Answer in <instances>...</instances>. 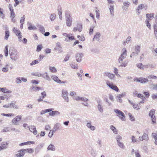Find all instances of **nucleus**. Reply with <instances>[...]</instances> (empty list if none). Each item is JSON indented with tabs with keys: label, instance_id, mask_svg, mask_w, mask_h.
<instances>
[{
	"label": "nucleus",
	"instance_id": "nucleus-55",
	"mask_svg": "<svg viewBox=\"0 0 157 157\" xmlns=\"http://www.w3.org/2000/svg\"><path fill=\"white\" fill-rule=\"evenodd\" d=\"M55 132L54 131V130H51L48 134L49 137H51L53 135V133Z\"/></svg>",
	"mask_w": 157,
	"mask_h": 157
},
{
	"label": "nucleus",
	"instance_id": "nucleus-40",
	"mask_svg": "<svg viewBox=\"0 0 157 157\" xmlns=\"http://www.w3.org/2000/svg\"><path fill=\"white\" fill-rule=\"evenodd\" d=\"M56 17V15L55 13H52L51 14L50 16V18L51 21H54Z\"/></svg>",
	"mask_w": 157,
	"mask_h": 157
},
{
	"label": "nucleus",
	"instance_id": "nucleus-13",
	"mask_svg": "<svg viewBox=\"0 0 157 157\" xmlns=\"http://www.w3.org/2000/svg\"><path fill=\"white\" fill-rule=\"evenodd\" d=\"M83 56V55L82 53L77 54L75 56L76 61L79 63L80 62L82 61V58Z\"/></svg>",
	"mask_w": 157,
	"mask_h": 157
},
{
	"label": "nucleus",
	"instance_id": "nucleus-35",
	"mask_svg": "<svg viewBox=\"0 0 157 157\" xmlns=\"http://www.w3.org/2000/svg\"><path fill=\"white\" fill-rule=\"evenodd\" d=\"M90 153L91 155L94 157H95L97 155L96 151L93 149L91 150Z\"/></svg>",
	"mask_w": 157,
	"mask_h": 157
},
{
	"label": "nucleus",
	"instance_id": "nucleus-54",
	"mask_svg": "<svg viewBox=\"0 0 157 157\" xmlns=\"http://www.w3.org/2000/svg\"><path fill=\"white\" fill-rule=\"evenodd\" d=\"M16 79V82L17 84H19L21 82V78L17 77Z\"/></svg>",
	"mask_w": 157,
	"mask_h": 157
},
{
	"label": "nucleus",
	"instance_id": "nucleus-63",
	"mask_svg": "<svg viewBox=\"0 0 157 157\" xmlns=\"http://www.w3.org/2000/svg\"><path fill=\"white\" fill-rule=\"evenodd\" d=\"M8 8L10 12L14 11V10L12 5L9 4L8 5Z\"/></svg>",
	"mask_w": 157,
	"mask_h": 157
},
{
	"label": "nucleus",
	"instance_id": "nucleus-7",
	"mask_svg": "<svg viewBox=\"0 0 157 157\" xmlns=\"http://www.w3.org/2000/svg\"><path fill=\"white\" fill-rule=\"evenodd\" d=\"M21 116L18 115L15 117L13 119L12 122L13 124L14 125H19V124L18 122L21 119Z\"/></svg>",
	"mask_w": 157,
	"mask_h": 157
},
{
	"label": "nucleus",
	"instance_id": "nucleus-49",
	"mask_svg": "<svg viewBox=\"0 0 157 157\" xmlns=\"http://www.w3.org/2000/svg\"><path fill=\"white\" fill-rule=\"evenodd\" d=\"M8 65L7 64L5 67H3L2 69V71L4 72H7L8 71Z\"/></svg>",
	"mask_w": 157,
	"mask_h": 157
},
{
	"label": "nucleus",
	"instance_id": "nucleus-52",
	"mask_svg": "<svg viewBox=\"0 0 157 157\" xmlns=\"http://www.w3.org/2000/svg\"><path fill=\"white\" fill-rule=\"evenodd\" d=\"M10 18H14L15 16V14L14 11L11 12L10 13Z\"/></svg>",
	"mask_w": 157,
	"mask_h": 157
},
{
	"label": "nucleus",
	"instance_id": "nucleus-1",
	"mask_svg": "<svg viewBox=\"0 0 157 157\" xmlns=\"http://www.w3.org/2000/svg\"><path fill=\"white\" fill-rule=\"evenodd\" d=\"M122 52V53L118 58L117 62L119 67H125L127 66L128 63L127 60L123 61V60L127 56V51L126 48H123Z\"/></svg>",
	"mask_w": 157,
	"mask_h": 157
},
{
	"label": "nucleus",
	"instance_id": "nucleus-19",
	"mask_svg": "<svg viewBox=\"0 0 157 157\" xmlns=\"http://www.w3.org/2000/svg\"><path fill=\"white\" fill-rule=\"evenodd\" d=\"M42 76L46 80L49 81H50L51 80L50 77L49 76L47 72H45V73L42 74Z\"/></svg>",
	"mask_w": 157,
	"mask_h": 157
},
{
	"label": "nucleus",
	"instance_id": "nucleus-3",
	"mask_svg": "<svg viewBox=\"0 0 157 157\" xmlns=\"http://www.w3.org/2000/svg\"><path fill=\"white\" fill-rule=\"evenodd\" d=\"M65 17L67 25L68 27H70L72 22V18L71 17L69 12L67 11L66 12Z\"/></svg>",
	"mask_w": 157,
	"mask_h": 157
},
{
	"label": "nucleus",
	"instance_id": "nucleus-15",
	"mask_svg": "<svg viewBox=\"0 0 157 157\" xmlns=\"http://www.w3.org/2000/svg\"><path fill=\"white\" fill-rule=\"evenodd\" d=\"M101 36V34L99 32L97 33L94 36L93 39V41H99L100 40V37Z\"/></svg>",
	"mask_w": 157,
	"mask_h": 157
},
{
	"label": "nucleus",
	"instance_id": "nucleus-24",
	"mask_svg": "<svg viewBox=\"0 0 157 157\" xmlns=\"http://www.w3.org/2000/svg\"><path fill=\"white\" fill-rule=\"evenodd\" d=\"M86 126L91 130L94 131L95 129V127L94 126L91 125L90 122L87 123Z\"/></svg>",
	"mask_w": 157,
	"mask_h": 157
},
{
	"label": "nucleus",
	"instance_id": "nucleus-43",
	"mask_svg": "<svg viewBox=\"0 0 157 157\" xmlns=\"http://www.w3.org/2000/svg\"><path fill=\"white\" fill-rule=\"evenodd\" d=\"M118 145L121 148L124 149V144L120 141L117 143Z\"/></svg>",
	"mask_w": 157,
	"mask_h": 157
},
{
	"label": "nucleus",
	"instance_id": "nucleus-64",
	"mask_svg": "<svg viewBox=\"0 0 157 157\" xmlns=\"http://www.w3.org/2000/svg\"><path fill=\"white\" fill-rule=\"evenodd\" d=\"M152 86L153 90H157V83L155 84H152Z\"/></svg>",
	"mask_w": 157,
	"mask_h": 157
},
{
	"label": "nucleus",
	"instance_id": "nucleus-12",
	"mask_svg": "<svg viewBox=\"0 0 157 157\" xmlns=\"http://www.w3.org/2000/svg\"><path fill=\"white\" fill-rule=\"evenodd\" d=\"M107 85L109 86L111 89L116 91L117 92H118L119 91V89L116 86L114 85L113 84L110 83L109 82H108L106 83Z\"/></svg>",
	"mask_w": 157,
	"mask_h": 157
},
{
	"label": "nucleus",
	"instance_id": "nucleus-53",
	"mask_svg": "<svg viewBox=\"0 0 157 157\" xmlns=\"http://www.w3.org/2000/svg\"><path fill=\"white\" fill-rule=\"evenodd\" d=\"M32 89H33V90H43V88L41 87H34L33 86Z\"/></svg>",
	"mask_w": 157,
	"mask_h": 157
},
{
	"label": "nucleus",
	"instance_id": "nucleus-33",
	"mask_svg": "<svg viewBox=\"0 0 157 157\" xmlns=\"http://www.w3.org/2000/svg\"><path fill=\"white\" fill-rule=\"evenodd\" d=\"M110 129L113 131L114 133L115 134H117V132L116 130V129L114 126L112 125H110Z\"/></svg>",
	"mask_w": 157,
	"mask_h": 157
},
{
	"label": "nucleus",
	"instance_id": "nucleus-32",
	"mask_svg": "<svg viewBox=\"0 0 157 157\" xmlns=\"http://www.w3.org/2000/svg\"><path fill=\"white\" fill-rule=\"evenodd\" d=\"M5 36L4 39L6 40H7L10 36V32L9 31L6 30L5 32Z\"/></svg>",
	"mask_w": 157,
	"mask_h": 157
},
{
	"label": "nucleus",
	"instance_id": "nucleus-39",
	"mask_svg": "<svg viewBox=\"0 0 157 157\" xmlns=\"http://www.w3.org/2000/svg\"><path fill=\"white\" fill-rule=\"evenodd\" d=\"M114 72L115 74L118 77H121L120 75L118 74V70L116 68H114Z\"/></svg>",
	"mask_w": 157,
	"mask_h": 157
},
{
	"label": "nucleus",
	"instance_id": "nucleus-9",
	"mask_svg": "<svg viewBox=\"0 0 157 157\" xmlns=\"http://www.w3.org/2000/svg\"><path fill=\"white\" fill-rule=\"evenodd\" d=\"M63 36L66 38L65 39V41L67 42H68L69 40H74V37L73 36H71L72 35L71 34H68L66 33H63Z\"/></svg>",
	"mask_w": 157,
	"mask_h": 157
},
{
	"label": "nucleus",
	"instance_id": "nucleus-20",
	"mask_svg": "<svg viewBox=\"0 0 157 157\" xmlns=\"http://www.w3.org/2000/svg\"><path fill=\"white\" fill-rule=\"evenodd\" d=\"M110 13L112 15H114V6L113 5H110L109 7Z\"/></svg>",
	"mask_w": 157,
	"mask_h": 157
},
{
	"label": "nucleus",
	"instance_id": "nucleus-37",
	"mask_svg": "<svg viewBox=\"0 0 157 157\" xmlns=\"http://www.w3.org/2000/svg\"><path fill=\"white\" fill-rule=\"evenodd\" d=\"M40 60L38 59H36L34 60L31 63H30V65L31 66H33L35 65L36 64L38 63Z\"/></svg>",
	"mask_w": 157,
	"mask_h": 157
},
{
	"label": "nucleus",
	"instance_id": "nucleus-56",
	"mask_svg": "<svg viewBox=\"0 0 157 157\" xmlns=\"http://www.w3.org/2000/svg\"><path fill=\"white\" fill-rule=\"evenodd\" d=\"M94 26H91L90 28L89 32V34L90 35H91L93 33L94 31Z\"/></svg>",
	"mask_w": 157,
	"mask_h": 157
},
{
	"label": "nucleus",
	"instance_id": "nucleus-59",
	"mask_svg": "<svg viewBox=\"0 0 157 157\" xmlns=\"http://www.w3.org/2000/svg\"><path fill=\"white\" fill-rule=\"evenodd\" d=\"M42 48V46L41 45H39L37 46L36 51L39 52L40 51Z\"/></svg>",
	"mask_w": 157,
	"mask_h": 157
},
{
	"label": "nucleus",
	"instance_id": "nucleus-62",
	"mask_svg": "<svg viewBox=\"0 0 157 157\" xmlns=\"http://www.w3.org/2000/svg\"><path fill=\"white\" fill-rule=\"evenodd\" d=\"M144 4H141L139 5L138 6V8L137 9V10H142L143 8H144Z\"/></svg>",
	"mask_w": 157,
	"mask_h": 157
},
{
	"label": "nucleus",
	"instance_id": "nucleus-27",
	"mask_svg": "<svg viewBox=\"0 0 157 157\" xmlns=\"http://www.w3.org/2000/svg\"><path fill=\"white\" fill-rule=\"evenodd\" d=\"M28 29L29 30H36L37 29L36 27L34 25H32L31 23H29V25Z\"/></svg>",
	"mask_w": 157,
	"mask_h": 157
},
{
	"label": "nucleus",
	"instance_id": "nucleus-4",
	"mask_svg": "<svg viewBox=\"0 0 157 157\" xmlns=\"http://www.w3.org/2000/svg\"><path fill=\"white\" fill-rule=\"evenodd\" d=\"M114 112L123 121H125V116L124 113L118 109H115L114 110Z\"/></svg>",
	"mask_w": 157,
	"mask_h": 157
},
{
	"label": "nucleus",
	"instance_id": "nucleus-8",
	"mask_svg": "<svg viewBox=\"0 0 157 157\" xmlns=\"http://www.w3.org/2000/svg\"><path fill=\"white\" fill-rule=\"evenodd\" d=\"M155 112V110L152 109L149 113V116L151 117L152 122L153 123H155L156 121L155 117L154 115Z\"/></svg>",
	"mask_w": 157,
	"mask_h": 157
},
{
	"label": "nucleus",
	"instance_id": "nucleus-10",
	"mask_svg": "<svg viewBox=\"0 0 157 157\" xmlns=\"http://www.w3.org/2000/svg\"><path fill=\"white\" fill-rule=\"evenodd\" d=\"M104 75L105 76L108 77L111 80H115V75L113 74L106 71L104 73Z\"/></svg>",
	"mask_w": 157,
	"mask_h": 157
},
{
	"label": "nucleus",
	"instance_id": "nucleus-31",
	"mask_svg": "<svg viewBox=\"0 0 157 157\" xmlns=\"http://www.w3.org/2000/svg\"><path fill=\"white\" fill-rule=\"evenodd\" d=\"M10 108L13 107V108L17 109L19 108V106L17 105L15 103L11 102L10 103Z\"/></svg>",
	"mask_w": 157,
	"mask_h": 157
},
{
	"label": "nucleus",
	"instance_id": "nucleus-2",
	"mask_svg": "<svg viewBox=\"0 0 157 157\" xmlns=\"http://www.w3.org/2000/svg\"><path fill=\"white\" fill-rule=\"evenodd\" d=\"M18 53L17 50L14 48H11L9 50V54L11 59L14 61H17L18 59Z\"/></svg>",
	"mask_w": 157,
	"mask_h": 157
},
{
	"label": "nucleus",
	"instance_id": "nucleus-18",
	"mask_svg": "<svg viewBox=\"0 0 157 157\" xmlns=\"http://www.w3.org/2000/svg\"><path fill=\"white\" fill-rule=\"evenodd\" d=\"M61 128L60 124L59 123H57L54 126L53 129L54 131L55 132L57 130H60Z\"/></svg>",
	"mask_w": 157,
	"mask_h": 157
},
{
	"label": "nucleus",
	"instance_id": "nucleus-23",
	"mask_svg": "<svg viewBox=\"0 0 157 157\" xmlns=\"http://www.w3.org/2000/svg\"><path fill=\"white\" fill-rule=\"evenodd\" d=\"M60 113L57 111H52L51 112L49 113V114L50 116H54L55 115H59Z\"/></svg>",
	"mask_w": 157,
	"mask_h": 157
},
{
	"label": "nucleus",
	"instance_id": "nucleus-47",
	"mask_svg": "<svg viewBox=\"0 0 157 157\" xmlns=\"http://www.w3.org/2000/svg\"><path fill=\"white\" fill-rule=\"evenodd\" d=\"M116 99L117 101L120 102L122 103V100L121 98V97H120L118 95L116 97Z\"/></svg>",
	"mask_w": 157,
	"mask_h": 157
},
{
	"label": "nucleus",
	"instance_id": "nucleus-36",
	"mask_svg": "<svg viewBox=\"0 0 157 157\" xmlns=\"http://www.w3.org/2000/svg\"><path fill=\"white\" fill-rule=\"evenodd\" d=\"M152 136L154 137L155 140V144L157 145V133H153L152 134Z\"/></svg>",
	"mask_w": 157,
	"mask_h": 157
},
{
	"label": "nucleus",
	"instance_id": "nucleus-16",
	"mask_svg": "<svg viewBox=\"0 0 157 157\" xmlns=\"http://www.w3.org/2000/svg\"><path fill=\"white\" fill-rule=\"evenodd\" d=\"M130 5V3L128 1L124 2L123 3V6H122V9L126 11Z\"/></svg>",
	"mask_w": 157,
	"mask_h": 157
},
{
	"label": "nucleus",
	"instance_id": "nucleus-22",
	"mask_svg": "<svg viewBox=\"0 0 157 157\" xmlns=\"http://www.w3.org/2000/svg\"><path fill=\"white\" fill-rule=\"evenodd\" d=\"M47 149L48 151H55L56 150V147L54 145L50 144L47 147Z\"/></svg>",
	"mask_w": 157,
	"mask_h": 157
},
{
	"label": "nucleus",
	"instance_id": "nucleus-30",
	"mask_svg": "<svg viewBox=\"0 0 157 157\" xmlns=\"http://www.w3.org/2000/svg\"><path fill=\"white\" fill-rule=\"evenodd\" d=\"M3 12V9L2 8H0V17L2 19H4L5 16Z\"/></svg>",
	"mask_w": 157,
	"mask_h": 157
},
{
	"label": "nucleus",
	"instance_id": "nucleus-60",
	"mask_svg": "<svg viewBox=\"0 0 157 157\" xmlns=\"http://www.w3.org/2000/svg\"><path fill=\"white\" fill-rule=\"evenodd\" d=\"M149 21L147 20L146 21V23L147 26L148 27V28L150 29H151V25L150 24L149 22Z\"/></svg>",
	"mask_w": 157,
	"mask_h": 157
},
{
	"label": "nucleus",
	"instance_id": "nucleus-58",
	"mask_svg": "<svg viewBox=\"0 0 157 157\" xmlns=\"http://www.w3.org/2000/svg\"><path fill=\"white\" fill-rule=\"evenodd\" d=\"M148 78L150 79H157V77L153 75H151L148 76Z\"/></svg>",
	"mask_w": 157,
	"mask_h": 157
},
{
	"label": "nucleus",
	"instance_id": "nucleus-6",
	"mask_svg": "<svg viewBox=\"0 0 157 157\" xmlns=\"http://www.w3.org/2000/svg\"><path fill=\"white\" fill-rule=\"evenodd\" d=\"M68 94V93L67 90L63 89L62 90V96L64 100L67 102L69 101Z\"/></svg>",
	"mask_w": 157,
	"mask_h": 157
},
{
	"label": "nucleus",
	"instance_id": "nucleus-38",
	"mask_svg": "<svg viewBox=\"0 0 157 157\" xmlns=\"http://www.w3.org/2000/svg\"><path fill=\"white\" fill-rule=\"evenodd\" d=\"M49 70L52 73H56L57 71V70L54 67H50Z\"/></svg>",
	"mask_w": 157,
	"mask_h": 157
},
{
	"label": "nucleus",
	"instance_id": "nucleus-5",
	"mask_svg": "<svg viewBox=\"0 0 157 157\" xmlns=\"http://www.w3.org/2000/svg\"><path fill=\"white\" fill-rule=\"evenodd\" d=\"M134 81L136 82H139L142 84H144L148 82L149 80L147 78H135Z\"/></svg>",
	"mask_w": 157,
	"mask_h": 157
},
{
	"label": "nucleus",
	"instance_id": "nucleus-42",
	"mask_svg": "<svg viewBox=\"0 0 157 157\" xmlns=\"http://www.w3.org/2000/svg\"><path fill=\"white\" fill-rule=\"evenodd\" d=\"M154 15V13L151 14L147 13L146 14V17L147 18H148V20H151L150 18L152 17H153V16Z\"/></svg>",
	"mask_w": 157,
	"mask_h": 157
},
{
	"label": "nucleus",
	"instance_id": "nucleus-28",
	"mask_svg": "<svg viewBox=\"0 0 157 157\" xmlns=\"http://www.w3.org/2000/svg\"><path fill=\"white\" fill-rule=\"evenodd\" d=\"M24 149H22L20 150L18 152H19L17 154L20 156V157H23L24 156L25 154V151L24 150Z\"/></svg>",
	"mask_w": 157,
	"mask_h": 157
},
{
	"label": "nucleus",
	"instance_id": "nucleus-48",
	"mask_svg": "<svg viewBox=\"0 0 157 157\" xmlns=\"http://www.w3.org/2000/svg\"><path fill=\"white\" fill-rule=\"evenodd\" d=\"M122 139L121 136L120 135H118L116 137V139L117 141V143L120 141Z\"/></svg>",
	"mask_w": 157,
	"mask_h": 157
},
{
	"label": "nucleus",
	"instance_id": "nucleus-25",
	"mask_svg": "<svg viewBox=\"0 0 157 157\" xmlns=\"http://www.w3.org/2000/svg\"><path fill=\"white\" fill-rule=\"evenodd\" d=\"M51 78L54 81L58 83L60 82H61V80L59 79L58 78L56 75L52 76Z\"/></svg>",
	"mask_w": 157,
	"mask_h": 157
},
{
	"label": "nucleus",
	"instance_id": "nucleus-44",
	"mask_svg": "<svg viewBox=\"0 0 157 157\" xmlns=\"http://www.w3.org/2000/svg\"><path fill=\"white\" fill-rule=\"evenodd\" d=\"M1 115L2 116H4L6 117H12L14 116V114L13 113H8V114H5L4 113H2L1 114Z\"/></svg>",
	"mask_w": 157,
	"mask_h": 157
},
{
	"label": "nucleus",
	"instance_id": "nucleus-11",
	"mask_svg": "<svg viewBox=\"0 0 157 157\" xmlns=\"http://www.w3.org/2000/svg\"><path fill=\"white\" fill-rule=\"evenodd\" d=\"M97 103H98L97 108L99 111L101 113H102L103 112L104 109L103 106L102 105V104L101 103V100H98Z\"/></svg>",
	"mask_w": 157,
	"mask_h": 157
},
{
	"label": "nucleus",
	"instance_id": "nucleus-46",
	"mask_svg": "<svg viewBox=\"0 0 157 157\" xmlns=\"http://www.w3.org/2000/svg\"><path fill=\"white\" fill-rule=\"evenodd\" d=\"M136 96L137 97L141 99L142 100H144L145 99V97H144L143 95L140 94H138Z\"/></svg>",
	"mask_w": 157,
	"mask_h": 157
},
{
	"label": "nucleus",
	"instance_id": "nucleus-34",
	"mask_svg": "<svg viewBox=\"0 0 157 157\" xmlns=\"http://www.w3.org/2000/svg\"><path fill=\"white\" fill-rule=\"evenodd\" d=\"M70 66L73 69H77L78 67V64L75 63L71 64Z\"/></svg>",
	"mask_w": 157,
	"mask_h": 157
},
{
	"label": "nucleus",
	"instance_id": "nucleus-61",
	"mask_svg": "<svg viewBox=\"0 0 157 157\" xmlns=\"http://www.w3.org/2000/svg\"><path fill=\"white\" fill-rule=\"evenodd\" d=\"M25 16L24 15L21 18L20 22V23H24L25 20Z\"/></svg>",
	"mask_w": 157,
	"mask_h": 157
},
{
	"label": "nucleus",
	"instance_id": "nucleus-50",
	"mask_svg": "<svg viewBox=\"0 0 157 157\" xmlns=\"http://www.w3.org/2000/svg\"><path fill=\"white\" fill-rule=\"evenodd\" d=\"M137 66L140 69H142V70H144V67H143L144 66L143 65V64L142 63H139L138 64H137Z\"/></svg>",
	"mask_w": 157,
	"mask_h": 157
},
{
	"label": "nucleus",
	"instance_id": "nucleus-45",
	"mask_svg": "<svg viewBox=\"0 0 157 157\" xmlns=\"http://www.w3.org/2000/svg\"><path fill=\"white\" fill-rule=\"evenodd\" d=\"M24 150L25 151H27L29 153H32L34 151L33 149L32 148L24 149Z\"/></svg>",
	"mask_w": 157,
	"mask_h": 157
},
{
	"label": "nucleus",
	"instance_id": "nucleus-17",
	"mask_svg": "<svg viewBox=\"0 0 157 157\" xmlns=\"http://www.w3.org/2000/svg\"><path fill=\"white\" fill-rule=\"evenodd\" d=\"M148 139V135L144 133L143 136L139 137V140L140 141H143L144 140H147Z\"/></svg>",
	"mask_w": 157,
	"mask_h": 157
},
{
	"label": "nucleus",
	"instance_id": "nucleus-14",
	"mask_svg": "<svg viewBox=\"0 0 157 157\" xmlns=\"http://www.w3.org/2000/svg\"><path fill=\"white\" fill-rule=\"evenodd\" d=\"M29 129L30 132H33L34 135H36L37 131L36 130V128L35 126L32 125L29 127Z\"/></svg>",
	"mask_w": 157,
	"mask_h": 157
},
{
	"label": "nucleus",
	"instance_id": "nucleus-29",
	"mask_svg": "<svg viewBox=\"0 0 157 157\" xmlns=\"http://www.w3.org/2000/svg\"><path fill=\"white\" fill-rule=\"evenodd\" d=\"M37 27H38L39 30L42 33H44L45 29L44 27L41 25H38Z\"/></svg>",
	"mask_w": 157,
	"mask_h": 157
},
{
	"label": "nucleus",
	"instance_id": "nucleus-51",
	"mask_svg": "<svg viewBox=\"0 0 157 157\" xmlns=\"http://www.w3.org/2000/svg\"><path fill=\"white\" fill-rule=\"evenodd\" d=\"M135 49L136 52L139 53L140 50V46L139 45L136 46H135Z\"/></svg>",
	"mask_w": 157,
	"mask_h": 157
},
{
	"label": "nucleus",
	"instance_id": "nucleus-57",
	"mask_svg": "<svg viewBox=\"0 0 157 157\" xmlns=\"http://www.w3.org/2000/svg\"><path fill=\"white\" fill-rule=\"evenodd\" d=\"M128 115L129 116L130 120L132 121H135V119L133 116H132V114L130 113H128Z\"/></svg>",
	"mask_w": 157,
	"mask_h": 157
},
{
	"label": "nucleus",
	"instance_id": "nucleus-41",
	"mask_svg": "<svg viewBox=\"0 0 157 157\" xmlns=\"http://www.w3.org/2000/svg\"><path fill=\"white\" fill-rule=\"evenodd\" d=\"M4 52L5 53V55L6 57H7L8 56V46L6 45L5 48V50L4 51Z\"/></svg>",
	"mask_w": 157,
	"mask_h": 157
},
{
	"label": "nucleus",
	"instance_id": "nucleus-21",
	"mask_svg": "<svg viewBox=\"0 0 157 157\" xmlns=\"http://www.w3.org/2000/svg\"><path fill=\"white\" fill-rule=\"evenodd\" d=\"M0 91H1L4 93H10L11 92V91L9 90L6 88H1L0 87Z\"/></svg>",
	"mask_w": 157,
	"mask_h": 157
},
{
	"label": "nucleus",
	"instance_id": "nucleus-26",
	"mask_svg": "<svg viewBox=\"0 0 157 157\" xmlns=\"http://www.w3.org/2000/svg\"><path fill=\"white\" fill-rule=\"evenodd\" d=\"M13 31L17 36L21 33L19 30L17 28L15 27L13 28Z\"/></svg>",
	"mask_w": 157,
	"mask_h": 157
}]
</instances>
